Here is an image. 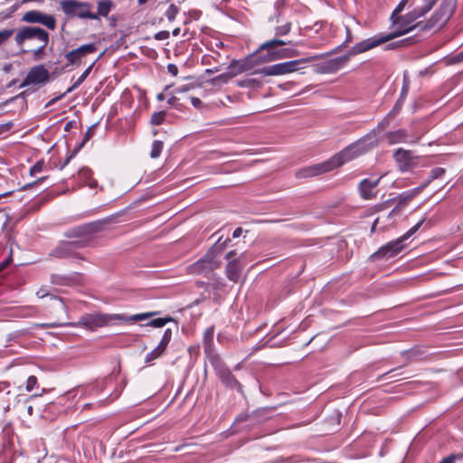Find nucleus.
I'll use <instances>...</instances> for the list:
<instances>
[{
	"label": "nucleus",
	"mask_w": 463,
	"mask_h": 463,
	"mask_svg": "<svg viewBox=\"0 0 463 463\" xmlns=\"http://www.w3.org/2000/svg\"><path fill=\"white\" fill-rule=\"evenodd\" d=\"M98 50V45L96 43H90L83 45L79 46L76 49L71 50L67 52L64 55L67 63L65 64V68L70 66L71 67H79L83 62V60L90 54L95 53Z\"/></svg>",
	"instance_id": "obj_11"
},
{
	"label": "nucleus",
	"mask_w": 463,
	"mask_h": 463,
	"mask_svg": "<svg viewBox=\"0 0 463 463\" xmlns=\"http://www.w3.org/2000/svg\"><path fill=\"white\" fill-rule=\"evenodd\" d=\"M392 119V118L387 116L382 122L379 123V128L382 129L385 128Z\"/></svg>",
	"instance_id": "obj_49"
},
{
	"label": "nucleus",
	"mask_w": 463,
	"mask_h": 463,
	"mask_svg": "<svg viewBox=\"0 0 463 463\" xmlns=\"http://www.w3.org/2000/svg\"><path fill=\"white\" fill-rule=\"evenodd\" d=\"M157 99L162 100L164 99V95L162 93H160L158 96H157Z\"/></svg>",
	"instance_id": "obj_63"
},
{
	"label": "nucleus",
	"mask_w": 463,
	"mask_h": 463,
	"mask_svg": "<svg viewBox=\"0 0 463 463\" xmlns=\"http://www.w3.org/2000/svg\"><path fill=\"white\" fill-rule=\"evenodd\" d=\"M8 264V261H4L0 264V270H2L3 269H5L6 267V265Z\"/></svg>",
	"instance_id": "obj_60"
},
{
	"label": "nucleus",
	"mask_w": 463,
	"mask_h": 463,
	"mask_svg": "<svg viewBox=\"0 0 463 463\" xmlns=\"http://www.w3.org/2000/svg\"><path fill=\"white\" fill-rule=\"evenodd\" d=\"M446 172V169L443 167H435L433 168L429 175V182H432L435 179L441 177Z\"/></svg>",
	"instance_id": "obj_31"
},
{
	"label": "nucleus",
	"mask_w": 463,
	"mask_h": 463,
	"mask_svg": "<svg viewBox=\"0 0 463 463\" xmlns=\"http://www.w3.org/2000/svg\"><path fill=\"white\" fill-rule=\"evenodd\" d=\"M383 176L373 180L370 178L363 179L358 185L360 196L364 200H372L376 198L377 190L376 187L379 184Z\"/></svg>",
	"instance_id": "obj_17"
},
{
	"label": "nucleus",
	"mask_w": 463,
	"mask_h": 463,
	"mask_svg": "<svg viewBox=\"0 0 463 463\" xmlns=\"http://www.w3.org/2000/svg\"><path fill=\"white\" fill-rule=\"evenodd\" d=\"M431 182H429V178L422 183L420 185L413 188L414 192L419 195Z\"/></svg>",
	"instance_id": "obj_46"
},
{
	"label": "nucleus",
	"mask_w": 463,
	"mask_h": 463,
	"mask_svg": "<svg viewBox=\"0 0 463 463\" xmlns=\"http://www.w3.org/2000/svg\"><path fill=\"white\" fill-rule=\"evenodd\" d=\"M79 178L90 188H95L98 185L97 180L92 176V171L88 167H83L79 171Z\"/></svg>",
	"instance_id": "obj_23"
},
{
	"label": "nucleus",
	"mask_w": 463,
	"mask_h": 463,
	"mask_svg": "<svg viewBox=\"0 0 463 463\" xmlns=\"http://www.w3.org/2000/svg\"><path fill=\"white\" fill-rule=\"evenodd\" d=\"M425 219H421L413 227H411L405 234L400 238L389 241L385 245L382 246L377 251L370 256V260H378L383 259H390L399 254L404 248V241L413 235L423 224Z\"/></svg>",
	"instance_id": "obj_5"
},
{
	"label": "nucleus",
	"mask_w": 463,
	"mask_h": 463,
	"mask_svg": "<svg viewBox=\"0 0 463 463\" xmlns=\"http://www.w3.org/2000/svg\"><path fill=\"white\" fill-rule=\"evenodd\" d=\"M458 55L461 59H463V51Z\"/></svg>",
	"instance_id": "obj_64"
},
{
	"label": "nucleus",
	"mask_w": 463,
	"mask_h": 463,
	"mask_svg": "<svg viewBox=\"0 0 463 463\" xmlns=\"http://www.w3.org/2000/svg\"><path fill=\"white\" fill-rule=\"evenodd\" d=\"M394 158L402 172H407L419 165V157L412 156L411 151L399 148L394 153Z\"/></svg>",
	"instance_id": "obj_15"
},
{
	"label": "nucleus",
	"mask_w": 463,
	"mask_h": 463,
	"mask_svg": "<svg viewBox=\"0 0 463 463\" xmlns=\"http://www.w3.org/2000/svg\"><path fill=\"white\" fill-rule=\"evenodd\" d=\"M242 233V229L241 228H237L234 230L233 233H232V237L233 238H238L241 235Z\"/></svg>",
	"instance_id": "obj_54"
},
{
	"label": "nucleus",
	"mask_w": 463,
	"mask_h": 463,
	"mask_svg": "<svg viewBox=\"0 0 463 463\" xmlns=\"http://www.w3.org/2000/svg\"><path fill=\"white\" fill-rule=\"evenodd\" d=\"M172 317H158L156 319L151 320L146 324V326H154V327H163L165 326L168 322L172 321Z\"/></svg>",
	"instance_id": "obj_29"
},
{
	"label": "nucleus",
	"mask_w": 463,
	"mask_h": 463,
	"mask_svg": "<svg viewBox=\"0 0 463 463\" xmlns=\"http://www.w3.org/2000/svg\"><path fill=\"white\" fill-rule=\"evenodd\" d=\"M236 255V252L234 250H231L226 254V259L231 260Z\"/></svg>",
	"instance_id": "obj_55"
},
{
	"label": "nucleus",
	"mask_w": 463,
	"mask_h": 463,
	"mask_svg": "<svg viewBox=\"0 0 463 463\" xmlns=\"http://www.w3.org/2000/svg\"><path fill=\"white\" fill-rule=\"evenodd\" d=\"M314 58L299 59L273 64L260 70V73L265 76L284 75L299 70V64L312 61Z\"/></svg>",
	"instance_id": "obj_12"
},
{
	"label": "nucleus",
	"mask_w": 463,
	"mask_h": 463,
	"mask_svg": "<svg viewBox=\"0 0 463 463\" xmlns=\"http://www.w3.org/2000/svg\"><path fill=\"white\" fill-rule=\"evenodd\" d=\"M45 179H46V177H41V178H39L36 182H34V183H33V184H34L41 183V182H43V180H45ZM30 185H33V184H31Z\"/></svg>",
	"instance_id": "obj_61"
},
{
	"label": "nucleus",
	"mask_w": 463,
	"mask_h": 463,
	"mask_svg": "<svg viewBox=\"0 0 463 463\" xmlns=\"http://www.w3.org/2000/svg\"><path fill=\"white\" fill-rule=\"evenodd\" d=\"M392 40V36H387V34H379L375 35L373 37H370L368 39H365L364 41H361L360 43H356L354 46L352 47V49L348 52L346 55L337 57L336 59L333 60L331 62L336 65L337 67H340L344 65L351 56H354L360 53H363L364 52H367L369 50H372L383 43H385Z\"/></svg>",
	"instance_id": "obj_7"
},
{
	"label": "nucleus",
	"mask_w": 463,
	"mask_h": 463,
	"mask_svg": "<svg viewBox=\"0 0 463 463\" xmlns=\"http://www.w3.org/2000/svg\"><path fill=\"white\" fill-rule=\"evenodd\" d=\"M49 294L46 292L45 289L43 288H40L37 292H36V296L40 298H43L44 297L48 296Z\"/></svg>",
	"instance_id": "obj_51"
},
{
	"label": "nucleus",
	"mask_w": 463,
	"mask_h": 463,
	"mask_svg": "<svg viewBox=\"0 0 463 463\" xmlns=\"http://www.w3.org/2000/svg\"><path fill=\"white\" fill-rule=\"evenodd\" d=\"M214 372L222 383L229 389H235L239 392H242V385L239 383L232 371L225 365L222 359L218 356H213L210 360Z\"/></svg>",
	"instance_id": "obj_8"
},
{
	"label": "nucleus",
	"mask_w": 463,
	"mask_h": 463,
	"mask_svg": "<svg viewBox=\"0 0 463 463\" xmlns=\"http://www.w3.org/2000/svg\"><path fill=\"white\" fill-rule=\"evenodd\" d=\"M148 0H137L138 4L139 5H144L147 2Z\"/></svg>",
	"instance_id": "obj_62"
},
{
	"label": "nucleus",
	"mask_w": 463,
	"mask_h": 463,
	"mask_svg": "<svg viewBox=\"0 0 463 463\" xmlns=\"http://www.w3.org/2000/svg\"><path fill=\"white\" fill-rule=\"evenodd\" d=\"M86 244L87 241L83 240L71 241H61L52 250L51 256L58 259H78L85 260L86 259L78 252V250L86 246Z\"/></svg>",
	"instance_id": "obj_9"
},
{
	"label": "nucleus",
	"mask_w": 463,
	"mask_h": 463,
	"mask_svg": "<svg viewBox=\"0 0 463 463\" xmlns=\"http://www.w3.org/2000/svg\"><path fill=\"white\" fill-rule=\"evenodd\" d=\"M156 314V312H146V313L136 314V315H133L130 317H126L124 315L118 314V315H115L114 317L116 319L122 320L125 322H132V321H141V320L147 319L149 317H154Z\"/></svg>",
	"instance_id": "obj_24"
},
{
	"label": "nucleus",
	"mask_w": 463,
	"mask_h": 463,
	"mask_svg": "<svg viewBox=\"0 0 463 463\" xmlns=\"http://www.w3.org/2000/svg\"><path fill=\"white\" fill-rule=\"evenodd\" d=\"M83 279V274L79 272H73L69 275L52 274L51 282L60 286H72L81 283Z\"/></svg>",
	"instance_id": "obj_19"
},
{
	"label": "nucleus",
	"mask_w": 463,
	"mask_h": 463,
	"mask_svg": "<svg viewBox=\"0 0 463 463\" xmlns=\"http://www.w3.org/2000/svg\"><path fill=\"white\" fill-rule=\"evenodd\" d=\"M113 3L111 0H100L98 2V16L107 17L111 11Z\"/></svg>",
	"instance_id": "obj_26"
},
{
	"label": "nucleus",
	"mask_w": 463,
	"mask_h": 463,
	"mask_svg": "<svg viewBox=\"0 0 463 463\" xmlns=\"http://www.w3.org/2000/svg\"><path fill=\"white\" fill-rule=\"evenodd\" d=\"M377 145L378 141L375 136L367 135L349 145L328 160L301 169L298 172V175L301 177H312L330 172L343 165L345 163L368 152L377 146Z\"/></svg>",
	"instance_id": "obj_2"
},
{
	"label": "nucleus",
	"mask_w": 463,
	"mask_h": 463,
	"mask_svg": "<svg viewBox=\"0 0 463 463\" xmlns=\"http://www.w3.org/2000/svg\"><path fill=\"white\" fill-rule=\"evenodd\" d=\"M170 33L168 31H160L155 34V39L158 41H163L168 39Z\"/></svg>",
	"instance_id": "obj_43"
},
{
	"label": "nucleus",
	"mask_w": 463,
	"mask_h": 463,
	"mask_svg": "<svg viewBox=\"0 0 463 463\" xmlns=\"http://www.w3.org/2000/svg\"><path fill=\"white\" fill-rule=\"evenodd\" d=\"M102 53L99 55L97 59H95L82 72V74L76 80V81L64 93L61 94L58 97L53 98L49 104H53L56 101L63 99L68 93L71 92L73 90L77 89L80 85H81L84 80L87 79V77L91 72L93 67L95 66L96 62L101 58Z\"/></svg>",
	"instance_id": "obj_20"
},
{
	"label": "nucleus",
	"mask_w": 463,
	"mask_h": 463,
	"mask_svg": "<svg viewBox=\"0 0 463 463\" xmlns=\"http://www.w3.org/2000/svg\"><path fill=\"white\" fill-rule=\"evenodd\" d=\"M60 6L63 14L68 18H80L99 20V17L96 13L92 12V5L89 2L78 0H61Z\"/></svg>",
	"instance_id": "obj_6"
},
{
	"label": "nucleus",
	"mask_w": 463,
	"mask_h": 463,
	"mask_svg": "<svg viewBox=\"0 0 463 463\" xmlns=\"http://www.w3.org/2000/svg\"><path fill=\"white\" fill-rule=\"evenodd\" d=\"M49 33L44 29L38 26H24L18 30L14 40L18 45H22L24 42L34 40L38 43H49Z\"/></svg>",
	"instance_id": "obj_10"
},
{
	"label": "nucleus",
	"mask_w": 463,
	"mask_h": 463,
	"mask_svg": "<svg viewBox=\"0 0 463 463\" xmlns=\"http://www.w3.org/2000/svg\"><path fill=\"white\" fill-rule=\"evenodd\" d=\"M406 132L402 129H398L396 131L389 132L386 135V138L389 144H397L404 142L406 139Z\"/></svg>",
	"instance_id": "obj_25"
},
{
	"label": "nucleus",
	"mask_w": 463,
	"mask_h": 463,
	"mask_svg": "<svg viewBox=\"0 0 463 463\" xmlns=\"http://www.w3.org/2000/svg\"><path fill=\"white\" fill-rule=\"evenodd\" d=\"M172 336V330L170 328L165 329L159 344L152 351L146 354L145 363L151 364L154 360L161 357L171 342Z\"/></svg>",
	"instance_id": "obj_16"
},
{
	"label": "nucleus",
	"mask_w": 463,
	"mask_h": 463,
	"mask_svg": "<svg viewBox=\"0 0 463 463\" xmlns=\"http://www.w3.org/2000/svg\"><path fill=\"white\" fill-rule=\"evenodd\" d=\"M403 103H404L403 98L400 97L398 99V100L396 101L392 109L388 113V117H390L391 118H394L396 117V115L400 112Z\"/></svg>",
	"instance_id": "obj_32"
},
{
	"label": "nucleus",
	"mask_w": 463,
	"mask_h": 463,
	"mask_svg": "<svg viewBox=\"0 0 463 463\" xmlns=\"http://www.w3.org/2000/svg\"><path fill=\"white\" fill-rule=\"evenodd\" d=\"M423 2L424 5L421 7L415 8L403 16L397 15L392 18L395 31L386 33L387 36H392V40L410 33L415 28L430 30L436 26L441 27L449 20L457 5V0H443L439 10L435 12L427 23L419 22L413 24L418 18L424 16L433 7L437 0H423Z\"/></svg>",
	"instance_id": "obj_1"
},
{
	"label": "nucleus",
	"mask_w": 463,
	"mask_h": 463,
	"mask_svg": "<svg viewBox=\"0 0 463 463\" xmlns=\"http://www.w3.org/2000/svg\"><path fill=\"white\" fill-rule=\"evenodd\" d=\"M407 93H408V86L407 85H404L402 89V91H401V96L400 97H402L403 98V100H405V98L407 96Z\"/></svg>",
	"instance_id": "obj_53"
},
{
	"label": "nucleus",
	"mask_w": 463,
	"mask_h": 463,
	"mask_svg": "<svg viewBox=\"0 0 463 463\" xmlns=\"http://www.w3.org/2000/svg\"><path fill=\"white\" fill-rule=\"evenodd\" d=\"M77 153V149L73 150L64 160L63 163H61L60 165H59V169L60 170H62L69 163L70 161L75 156Z\"/></svg>",
	"instance_id": "obj_44"
},
{
	"label": "nucleus",
	"mask_w": 463,
	"mask_h": 463,
	"mask_svg": "<svg viewBox=\"0 0 463 463\" xmlns=\"http://www.w3.org/2000/svg\"><path fill=\"white\" fill-rule=\"evenodd\" d=\"M85 228L83 227H80V228H77L75 230H72V231H69L68 232H66V236L68 238H80L81 237V235H83L85 233Z\"/></svg>",
	"instance_id": "obj_35"
},
{
	"label": "nucleus",
	"mask_w": 463,
	"mask_h": 463,
	"mask_svg": "<svg viewBox=\"0 0 463 463\" xmlns=\"http://www.w3.org/2000/svg\"><path fill=\"white\" fill-rule=\"evenodd\" d=\"M228 241H230L229 238L224 241H222V237L219 238L214 246L202 259L188 266L189 274H208L218 269L222 263L218 256L225 249Z\"/></svg>",
	"instance_id": "obj_4"
},
{
	"label": "nucleus",
	"mask_w": 463,
	"mask_h": 463,
	"mask_svg": "<svg viewBox=\"0 0 463 463\" xmlns=\"http://www.w3.org/2000/svg\"><path fill=\"white\" fill-rule=\"evenodd\" d=\"M179 33H180V28H179V27L175 28V29L173 31V35H174V36H177V35H179Z\"/></svg>",
	"instance_id": "obj_58"
},
{
	"label": "nucleus",
	"mask_w": 463,
	"mask_h": 463,
	"mask_svg": "<svg viewBox=\"0 0 463 463\" xmlns=\"http://www.w3.org/2000/svg\"><path fill=\"white\" fill-rule=\"evenodd\" d=\"M33 406L29 405V406L27 407V412H28V414H29V415H33Z\"/></svg>",
	"instance_id": "obj_59"
},
{
	"label": "nucleus",
	"mask_w": 463,
	"mask_h": 463,
	"mask_svg": "<svg viewBox=\"0 0 463 463\" xmlns=\"http://www.w3.org/2000/svg\"><path fill=\"white\" fill-rule=\"evenodd\" d=\"M43 43H45V41ZM47 45L48 43H39V46L33 51V56L35 59H40L42 57Z\"/></svg>",
	"instance_id": "obj_37"
},
{
	"label": "nucleus",
	"mask_w": 463,
	"mask_h": 463,
	"mask_svg": "<svg viewBox=\"0 0 463 463\" xmlns=\"http://www.w3.org/2000/svg\"><path fill=\"white\" fill-rule=\"evenodd\" d=\"M418 194L414 192L413 189L405 191L400 194L393 201H396L397 203L392 210V213H399L402 211Z\"/></svg>",
	"instance_id": "obj_21"
},
{
	"label": "nucleus",
	"mask_w": 463,
	"mask_h": 463,
	"mask_svg": "<svg viewBox=\"0 0 463 463\" xmlns=\"http://www.w3.org/2000/svg\"><path fill=\"white\" fill-rule=\"evenodd\" d=\"M163 142L159 140H155L152 144V149L150 152V156L152 158H157L163 150Z\"/></svg>",
	"instance_id": "obj_27"
},
{
	"label": "nucleus",
	"mask_w": 463,
	"mask_h": 463,
	"mask_svg": "<svg viewBox=\"0 0 463 463\" xmlns=\"http://www.w3.org/2000/svg\"><path fill=\"white\" fill-rule=\"evenodd\" d=\"M50 81V73L44 65H36L30 69L25 79L20 87L24 88L29 85H45Z\"/></svg>",
	"instance_id": "obj_13"
},
{
	"label": "nucleus",
	"mask_w": 463,
	"mask_h": 463,
	"mask_svg": "<svg viewBox=\"0 0 463 463\" xmlns=\"http://www.w3.org/2000/svg\"><path fill=\"white\" fill-rule=\"evenodd\" d=\"M213 335H214V328L213 326L207 328L204 332V341L209 344L212 343L213 339Z\"/></svg>",
	"instance_id": "obj_40"
},
{
	"label": "nucleus",
	"mask_w": 463,
	"mask_h": 463,
	"mask_svg": "<svg viewBox=\"0 0 463 463\" xmlns=\"http://www.w3.org/2000/svg\"><path fill=\"white\" fill-rule=\"evenodd\" d=\"M37 385V378L34 375L28 377L26 381V391L32 392Z\"/></svg>",
	"instance_id": "obj_36"
},
{
	"label": "nucleus",
	"mask_w": 463,
	"mask_h": 463,
	"mask_svg": "<svg viewBox=\"0 0 463 463\" xmlns=\"http://www.w3.org/2000/svg\"><path fill=\"white\" fill-rule=\"evenodd\" d=\"M346 31H347V35H346L345 43H350L352 41L351 32L348 28L346 29Z\"/></svg>",
	"instance_id": "obj_57"
},
{
	"label": "nucleus",
	"mask_w": 463,
	"mask_h": 463,
	"mask_svg": "<svg viewBox=\"0 0 463 463\" xmlns=\"http://www.w3.org/2000/svg\"><path fill=\"white\" fill-rule=\"evenodd\" d=\"M66 325H67L66 323L53 322V323L40 324L39 326L42 328H55V327L64 326Z\"/></svg>",
	"instance_id": "obj_42"
},
{
	"label": "nucleus",
	"mask_w": 463,
	"mask_h": 463,
	"mask_svg": "<svg viewBox=\"0 0 463 463\" xmlns=\"http://www.w3.org/2000/svg\"><path fill=\"white\" fill-rule=\"evenodd\" d=\"M179 13V7L175 4H171L165 13V17L169 22H172L175 19L177 14Z\"/></svg>",
	"instance_id": "obj_28"
},
{
	"label": "nucleus",
	"mask_w": 463,
	"mask_h": 463,
	"mask_svg": "<svg viewBox=\"0 0 463 463\" xmlns=\"http://www.w3.org/2000/svg\"><path fill=\"white\" fill-rule=\"evenodd\" d=\"M167 71L173 76H176L178 74V68L175 64H172V63L168 64Z\"/></svg>",
	"instance_id": "obj_47"
},
{
	"label": "nucleus",
	"mask_w": 463,
	"mask_h": 463,
	"mask_svg": "<svg viewBox=\"0 0 463 463\" xmlns=\"http://www.w3.org/2000/svg\"><path fill=\"white\" fill-rule=\"evenodd\" d=\"M44 162L43 160L35 163L30 169V175L34 176L36 174L41 173L43 170Z\"/></svg>",
	"instance_id": "obj_33"
},
{
	"label": "nucleus",
	"mask_w": 463,
	"mask_h": 463,
	"mask_svg": "<svg viewBox=\"0 0 463 463\" xmlns=\"http://www.w3.org/2000/svg\"><path fill=\"white\" fill-rule=\"evenodd\" d=\"M241 267L237 260H232L228 262L225 269L226 277L232 282L236 283L240 279Z\"/></svg>",
	"instance_id": "obj_22"
},
{
	"label": "nucleus",
	"mask_w": 463,
	"mask_h": 463,
	"mask_svg": "<svg viewBox=\"0 0 463 463\" xmlns=\"http://www.w3.org/2000/svg\"><path fill=\"white\" fill-rule=\"evenodd\" d=\"M292 28L290 22H284L275 27V35L278 36L263 43L259 49L251 55V59L256 62H269L278 59H285L297 55L293 50H279V47L292 44L290 41H286L280 37L288 35Z\"/></svg>",
	"instance_id": "obj_3"
},
{
	"label": "nucleus",
	"mask_w": 463,
	"mask_h": 463,
	"mask_svg": "<svg viewBox=\"0 0 463 463\" xmlns=\"http://www.w3.org/2000/svg\"><path fill=\"white\" fill-rule=\"evenodd\" d=\"M13 127H14L13 121H8V122L0 124V135L10 131Z\"/></svg>",
	"instance_id": "obj_41"
},
{
	"label": "nucleus",
	"mask_w": 463,
	"mask_h": 463,
	"mask_svg": "<svg viewBox=\"0 0 463 463\" xmlns=\"http://www.w3.org/2000/svg\"><path fill=\"white\" fill-rule=\"evenodd\" d=\"M14 33V29H5L0 31V45L5 43Z\"/></svg>",
	"instance_id": "obj_34"
},
{
	"label": "nucleus",
	"mask_w": 463,
	"mask_h": 463,
	"mask_svg": "<svg viewBox=\"0 0 463 463\" xmlns=\"http://www.w3.org/2000/svg\"><path fill=\"white\" fill-rule=\"evenodd\" d=\"M22 22L28 24H40L49 30L56 28V19L53 15L43 13L39 10H31L24 14Z\"/></svg>",
	"instance_id": "obj_14"
},
{
	"label": "nucleus",
	"mask_w": 463,
	"mask_h": 463,
	"mask_svg": "<svg viewBox=\"0 0 463 463\" xmlns=\"http://www.w3.org/2000/svg\"><path fill=\"white\" fill-rule=\"evenodd\" d=\"M191 103L196 109L201 108L202 104H203L202 100L199 98H196V97H192L191 98Z\"/></svg>",
	"instance_id": "obj_48"
},
{
	"label": "nucleus",
	"mask_w": 463,
	"mask_h": 463,
	"mask_svg": "<svg viewBox=\"0 0 463 463\" xmlns=\"http://www.w3.org/2000/svg\"><path fill=\"white\" fill-rule=\"evenodd\" d=\"M192 89H194V85L193 84H185V85H183V86H180V87L176 88L175 91L176 93H183V92L189 91Z\"/></svg>",
	"instance_id": "obj_45"
},
{
	"label": "nucleus",
	"mask_w": 463,
	"mask_h": 463,
	"mask_svg": "<svg viewBox=\"0 0 463 463\" xmlns=\"http://www.w3.org/2000/svg\"><path fill=\"white\" fill-rule=\"evenodd\" d=\"M408 0H402L392 14V18L397 16L407 5Z\"/></svg>",
	"instance_id": "obj_39"
},
{
	"label": "nucleus",
	"mask_w": 463,
	"mask_h": 463,
	"mask_svg": "<svg viewBox=\"0 0 463 463\" xmlns=\"http://www.w3.org/2000/svg\"><path fill=\"white\" fill-rule=\"evenodd\" d=\"M455 458H456V457L454 455H450V456L443 458L442 460H440L439 463H454Z\"/></svg>",
	"instance_id": "obj_50"
},
{
	"label": "nucleus",
	"mask_w": 463,
	"mask_h": 463,
	"mask_svg": "<svg viewBox=\"0 0 463 463\" xmlns=\"http://www.w3.org/2000/svg\"><path fill=\"white\" fill-rule=\"evenodd\" d=\"M232 79L229 73H222L213 79L214 82L227 83Z\"/></svg>",
	"instance_id": "obj_38"
},
{
	"label": "nucleus",
	"mask_w": 463,
	"mask_h": 463,
	"mask_svg": "<svg viewBox=\"0 0 463 463\" xmlns=\"http://www.w3.org/2000/svg\"><path fill=\"white\" fill-rule=\"evenodd\" d=\"M404 42H405V40H402V41H400V42H397V43H392L388 45V49H394V48L402 45Z\"/></svg>",
	"instance_id": "obj_52"
},
{
	"label": "nucleus",
	"mask_w": 463,
	"mask_h": 463,
	"mask_svg": "<svg viewBox=\"0 0 463 463\" xmlns=\"http://www.w3.org/2000/svg\"><path fill=\"white\" fill-rule=\"evenodd\" d=\"M52 298L55 301H58L62 308L65 307V305H64L63 301L61 300V298H57V297H52Z\"/></svg>",
	"instance_id": "obj_56"
},
{
	"label": "nucleus",
	"mask_w": 463,
	"mask_h": 463,
	"mask_svg": "<svg viewBox=\"0 0 463 463\" xmlns=\"http://www.w3.org/2000/svg\"><path fill=\"white\" fill-rule=\"evenodd\" d=\"M165 118V111L155 112L150 118V122L152 125L158 126L162 124Z\"/></svg>",
	"instance_id": "obj_30"
},
{
	"label": "nucleus",
	"mask_w": 463,
	"mask_h": 463,
	"mask_svg": "<svg viewBox=\"0 0 463 463\" xmlns=\"http://www.w3.org/2000/svg\"><path fill=\"white\" fill-rule=\"evenodd\" d=\"M110 317L100 313L89 314L82 316L80 319L79 324L83 326L93 329L96 327H101L108 325L110 320Z\"/></svg>",
	"instance_id": "obj_18"
}]
</instances>
